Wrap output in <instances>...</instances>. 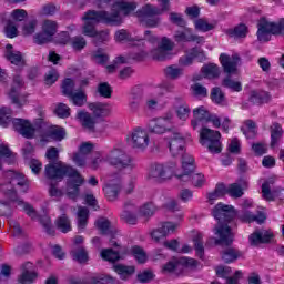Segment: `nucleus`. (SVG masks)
Here are the masks:
<instances>
[{
	"mask_svg": "<svg viewBox=\"0 0 284 284\" xmlns=\"http://www.w3.org/2000/svg\"><path fill=\"white\" fill-rule=\"evenodd\" d=\"M190 106L187 104H182L176 109V115L180 121H187L190 119Z\"/></svg>",
	"mask_w": 284,
	"mask_h": 284,
	"instance_id": "nucleus-60",
	"label": "nucleus"
},
{
	"mask_svg": "<svg viewBox=\"0 0 284 284\" xmlns=\"http://www.w3.org/2000/svg\"><path fill=\"white\" fill-rule=\"evenodd\" d=\"M12 204L18 207L17 203L10 201L9 199L0 200V216H12Z\"/></svg>",
	"mask_w": 284,
	"mask_h": 284,
	"instance_id": "nucleus-44",
	"label": "nucleus"
},
{
	"mask_svg": "<svg viewBox=\"0 0 284 284\" xmlns=\"http://www.w3.org/2000/svg\"><path fill=\"white\" fill-rule=\"evenodd\" d=\"M88 219H90V210L85 206H79L77 213L78 229L83 232L88 225Z\"/></svg>",
	"mask_w": 284,
	"mask_h": 284,
	"instance_id": "nucleus-31",
	"label": "nucleus"
},
{
	"mask_svg": "<svg viewBox=\"0 0 284 284\" xmlns=\"http://www.w3.org/2000/svg\"><path fill=\"white\" fill-rule=\"evenodd\" d=\"M97 92L102 99H112V87L108 82L99 83Z\"/></svg>",
	"mask_w": 284,
	"mask_h": 284,
	"instance_id": "nucleus-51",
	"label": "nucleus"
},
{
	"mask_svg": "<svg viewBox=\"0 0 284 284\" xmlns=\"http://www.w3.org/2000/svg\"><path fill=\"white\" fill-rule=\"evenodd\" d=\"M4 57L7 60L10 61V63H12V65H18V68H23V65H26V60L23 59V54L14 50L12 44L6 45Z\"/></svg>",
	"mask_w": 284,
	"mask_h": 284,
	"instance_id": "nucleus-21",
	"label": "nucleus"
},
{
	"mask_svg": "<svg viewBox=\"0 0 284 284\" xmlns=\"http://www.w3.org/2000/svg\"><path fill=\"white\" fill-rule=\"evenodd\" d=\"M23 85H26V82H23V78H21V75L19 74L13 75V80L11 83V88L8 92V97H14L16 92H21Z\"/></svg>",
	"mask_w": 284,
	"mask_h": 284,
	"instance_id": "nucleus-39",
	"label": "nucleus"
},
{
	"mask_svg": "<svg viewBox=\"0 0 284 284\" xmlns=\"http://www.w3.org/2000/svg\"><path fill=\"white\" fill-rule=\"evenodd\" d=\"M134 10V4L120 2L112 6V12L89 10L82 17V34L84 37H97V23H106V26H121L123 19Z\"/></svg>",
	"mask_w": 284,
	"mask_h": 284,
	"instance_id": "nucleus-2",
	"label": "nucleus"
},
{
	"mask_svg": "<svg viewBox=\"0 0 284 284\" xmlns=\"http://www.w3.org/2000/svg\"><path fill=\"white\" fill-rule=\"evenodd\" d=\"M12 123V126L16 132H19L24 139H32L37 128L30 123L28 120L23 119H12V109L8 106H2L0 109V125L2 128H8Z\"/></svg>",
	"mask_w": 284,
	"mask_h": 284,
	"instance_id": "nucleus-5",
	"label": "nucleus"
},
{
	"mask_svg": "<svg viewBox=\"0 0 284 284\" xmlns=\"http://www.w3.org/2000/svg\"><path fill=\"white\" fill-rule=\"evenodd\" d=\"M78 121H80L81 125L87 128V130H94V125H97L94 116L85 111H80L78 113Z\"/></svg>",
	"mask_w": 284,
	"mask_h": 284,
	"instance_id": "nucleus-30",
	"label": "nucleus"
},
{
	"mask_svg": "<svg viewBox=\"0 0 284 284\" xmlns=\"http://www.w3.org/2000/svg\"><path fill=\"white\" fill-rule=\"evenodd\" d=\"M63 139H65V130L61 126H54L42 135L41 141L48 143L50 141H63Z\"/></svg>",
	"mask_w": 284,
	"mask_h": 284,
	"instance_id": "nucleus-26",
	"label": "nucleus"
},
{
	"mask_svg": "<svg viewBox=\"0 0 284 284\" xmlns=\"http://www.w3.org/2000/svg\"><path fill=\"white\" fill-rule=\"evenodd\" d=\"M248 101L254 105H261V103H267L270 101V93L264 90H252L250 92Z\"/></svg>",
	"mask_w": 284,
	"mask_h": 284,
	"instance_id": "nucleus-28",
	"label": "nucleus"
},
{
	"mask_svg": "<svg viewBox=\"0 0 284 284\" xmlns=\"http://www.w3.org/2000/svg\"><path fill=\"white\" fill-rule=\"evenodd\" d=\"M161 8L145 4L143 7V23L146 28H156L161 21V14L164 12H170V0H158Z\"/></svg>",
	"mask_w": 284,
	"mask_h": 284,
	"instance_id": "nucleus-8",
	"label": "nucleus"
},
{
	"mask_svg": "<svg viewBox=\"0 0 284 284\" xmlns=\"http://www.w3.org/2000/svg\"><path fill=\"white\" fill-rule=\"evenodd\" d=\"M195 30H199L200 32H210V30H214V24H210L204 19H197L194 22Z\"/></svg>",
	"mask_w": 284,
	"mask_h": 284,
	"instance_id": "nucleus-58",
	"label": "nucleus"
},
{
	"mask_svg": "<svg viewBox=\"0 0 284 284\" xmlns=\"http://www.w3.org/2000/svg\"><path fill=\"white\" fill-rule=\"evenodd\" d=\"M193 242H194V247H195L196 256H199V258H203V254L205 252V247L203 246V234L197 233L193 237Z\"/></svg>",
	"mask_w": 284,
	"mask_h": 284,
	"instance_id": "nucleus-52",
	"label": "nucleus"
},
{
	"mask_svg": "<svg viewBox=\"0 0 284 284\" xmlns=\"http://www.w3.org/2000/svg\"><path fill=\"white\" fill-rule=\"evenodd\" d=\"M270 34H282L284 37V19L278 23L271 22L265 18L260 19L257 23V39L258 41H270Z\"/></svg>",
	"mask_w": 284,
	"mask_h": 284,
	"instance_id": "nucleus-10",
	"label": "nucleus"
},
{
	"mask_svg": "<svg viewBox=\"0 0 284 284\" xmlns=\"http://www.w3.org/2000/svg\"><path fill=\"white\" fill-rule=\"evenodd\" d=\"M210 114L207 108L203 105L195 108L193 110V120L191 121L193 130H196L202 123H206Z\"/></svg>",
	"mask_w": 284,
	"mask_h": 284,
	"instance_id": "nucleus-22",
	"label": "nucleus"
},
{
	"mask_svg": "<svg viewBox=\"0 0 284 284\" xmlns=\"http://www.w3.org/2000/svg\"><path fill=\"white\" fill-rule=\"evenodd\" d=\"M28 190H30V182H28L26 175L21 173L7 171L0 179V194L4 196V199L14 202L18 207L22 209L28 214V216H30V219L33 221H40L47 234H54V226H52L50 216H39L32 205L19 199V192L26 194Z\"/></svg>",
	"mask_w": 284,
	"mask_h": 284,
	"instance_id": "nucleus-1",
	"label": "nucleus"
},
{
	"mask_svg": "<svg viewBox=\"0 0 284 284\" xmlns=\"http://www.w3.org/2000/svg\"><path fill=\"white\" fill-rule=\"evenodd\" d=\"M155 213H156V206L152 202L144 204L143 206L144 221H150V219H152V215Z\"/></svg>",
	"mask_w": 284,
	"mask_h": 284,
	"instance_id": "nucleus-62",
	"label": "nucleus"
},
{
	"mask_svg": "<svg viewBox=\"0 0 284 284\" xmlns=\"http://www.w3.org/2000/svg\"><path fill=\"white\" fill-rule=\"evenodd\" d=\"M9 99H11L12 103L18 108H23V105L28 103V95L21 94V91L13 93V95H9Z\"/></svg>",
	"mask_w": 284,
	"mask_h": 284,
	"instance_id": "nucleus-54",
	"label": "nucleus"
},
{
	"mask_svg": "<svg viewBox=\"0 0 284 284\" xmlns=\"http://www.w3.org/2000/svg\"><path fill=\"white\" fill-rule=\"evenodd\" d=\"M283 136V128L278 123H273L271 126V148H276Z\"/></svg>",
	"mask_w": 284,
	"mask_h": 284,
	"instance_id": "nucleus-34",
	"label": "nucleus"
},
{
	"mask_svg": "<svg viewBox=\"0 0 284 284\" xmlns=\"http://www.w3.org/2000/svg\"><path fill=\"white\" fill-rule=\"evenodd\" d=\"M44 174L47 179H50L51 181H61L63 176H69V180L67 182V196L75 201V199H79V194L83 183H85V179H83V175L79 173V171L63 162H50L45 165Z\"/></svg>",
	"mask_w": 284,
	"mask_h": 284,
	"instance_id": "nucleus-3",
	"label": "nucleus"
},
{
	"mask_svg": "<svg viewBox=\"0 0 284 284\" xmlns=\"http://www.w3.org/2000/svg\"><path fill=\"white\" fill-rule=\"evenodd\" d=\"M33 41L37 45H45V43H50V41H52V37L42 31L33 37Z\"/></svg>",
	"mask_w": 284,
	"mask_h": 284,
	"instance_id": "nucleus-61",
	"label": "nucleus"
},
{
	"mask_svg": "<svg viewBox=\"0 0 284 284\" xmlns=\"http://www.w3.org/2000/svg\"><path fill=\"white\" fill-rule=\"evenodd\" d=\"M239 219L243 223H254L255 222V223H258V225H261V224L265 223V220L267 219V216L263 212H257V214H254L250 211H242L239 214Z\"/></svg>",
	"mask_w": 284,
	"mask_h": 284,
	"instance_id": "nucleus-24",
	"label": "nucleus"
},
{
	"mask_svg": "<svg viewBox=\"0 0 284 284\" xmlns=\"http://www.w3.org/2000/svg\"><path fill=\"white\" fill-rule=\"evenodd\" d=\"M173 48L174 44L172 41L168 38H163L159 47L154 49L151 54L156 61H168V59H172Z\"/></svg>",
	"mask_w": 284,
	"mask_h": 284,
	"instance_id": "nucleus-14",
	"label": "nucleus"
},
{
	"mask_svg": "<svg viewBox=\"0 0 284 284\" xmlns=\"http://www.w3.org/2000/svg\"><path fill=\"white\" fill-rule=\"evenodd\" d=\"M130 210H132V212H136V206L132 202H126L120 216L124 223H128L129 225H136V215L130 212Z\"/></svg>",
	"mask_w": 284,
	"mask_h": 284,
	"instance_id": "nucleus-27",
	"label": "nucleus"
},
{
	"mask_svg": "<svg viewBox=\"0 0 284 284\" xmlns=\"http://www.w3.org/2000/svg\"><path fill=\"white\" fill-rule=\"evenodd\" d=\"M190 133H180V132H175L171 135L170 140H169V150L172 154V156H185V142L190 141Z\"/></svg>",
	"mask_w": 284,
	"mask_h": 284,
	"instance_id": "nucleus-12",
	"label": "nucleus"
},
{
	"mask_svg": "<svg viewBox=\"0 0 284 284\" xmlns=\"http://www.w3.org/2000/svg\"><path fill=\"white\" fill-rule=\"evenodd\" d=\"M225 194H229L232 199H241L243 196V186L239 183H232L225 186Z\"/></svg>",
	"mask_w": 284,
	"mask_h": 284,
	"instance_id": "nucleus-42",
	"label": "nucleus"
},
{
	"mask_svg": "<svg viewBox=\"0 0 284 284\" xmlns=\"http://www.w3.org/2000/svg\"><path fill=\"white\" fill-rule=\"evenodd\" d=\"M101 257L104 261H109V263H114L121 258V255H119V252L113 251L112 248H104L101 252Z\"/></svg>",
	"mask_w": 284,
	"mask_h": 284,
	"instance_id": "nucleus-53",
	"label": "nucleus"
},
{
	"mask_svg": "<svg viewBox=\"0 0 284 284\" xmlns=\"http://www.w3.org/2000/svg\"><path fill=\"white\" fill-rule=\"evenodd\" d=\"M103 192L109 201H115L121 192V183H114L112 180L103 187Z\"/></svg>",
	"mask_w": 284,
	"mask_h": 284,
	"instance_id": "nucleus-29",
	"label": "nucleus"
},
{
	"mask_svg": "<svg viewBox=\"0 0 284 284\" xmlns=\"http://www.w3.org/2000/svg\"><path fill=\"white\" fill-rule=\"evenodd\" d=\"M92 284H119V282H116V280H114L113 277L106 275L94 278Z\"/></svg>",
	"mask_w": 284,
	"mask_h": 284,
	"instance_id": "nucleus-64",
	"label": "nucleus"
},
{
	"mask_svg": "<svg viewBox=\"0 0 284 284\" xmlns=\"http://www.w3.org/2000/svg\"><path fill=\"white\" fill-rule=\"evenodd\" d=\"M174 41L176 43H196L203 45L205 43V37L195 34L192 29L185 28L184 30L175 31Z\"/></svg>",
	"mask_w": 284,
	"mask_h": 284,
	"instance_id": "nucleus-13",
	"label": "nucleus"
},
{
	"mask_svg": "<svg viewBox=\"0 0 284 284\" xmlns=\"http://www.w3.org/2000/svg\"><path fill=\"white\" fill-rule=\"evenodd\" d=\"M114 272L119 274L120 278L122 281H125V278H130V276L134 273V266H125L123 264H116L113 266Z\"/></svg>",
	"mask_w": 284,
	"mask_h": 284,
	"instance_id": "nucleus-37",
	"label": "nucleus"
},
{
	"mask_svg": "<svg viewBox=\"0 0 284 284\" xmlns=\"http://www.w3.org/2000/svg\"><path fill=\"white\" fill-rule=\"evenodd\" d=\"M227 34L235 39H243L244 37H247V27L245 24H240L233 29H229Z\"/></svg>",
	"mask_w": 284,
	"mask_h": 284,
	"instance_id": "nucleus-48",
	"label": "nucleus"
},
{
	"mask_svg": "<svg viewBox=\"0 0 284 284\" xmlns=\"http://www.w3.org/2000/svg\"><path fill=\"white\" fill-rule=\"evenodd\" d=\"M176 227H179V224L173 222H164L161 224L160 227L155 229L151 236L155 243H161L166 236H170V234H174L176 232Z\"/></svg>",
	"mask_w": 284,
	"mask_h": 284,
	"instance_id": "nucleus-16",
	"label": "nucleus"
},
{
	"mask_svg": "<svg viewBox=\"0 0 284 284\" xmlns=\"http://www.w3.org/2000/svg\"><path fill=\"white\" fill-rule=\"evenodd\" d=\"M176 163L175 162H166L163 163H152L148 170V179H156L158 181L161 179H168V176H176Z\"/></svg>",
	"mask_w": 284,
	"mask_h": 284,
	"instance_id": "nucleus-11",
	"label": "nucleus"
},
{
	"mask_svg": "<svg viewBox=\"0 0 284 284\" xmlns=\"http://www.w3.org/2000/svg\"><path fill=\"white\" fill-rule=\"evenodd\" d=\"M274 239V233L267 230H257L248 236L251 245H261L263 243H270Z\"/></svg>",
	"mask_w": 284,
	"mask_h": 284,
	"instance_id": "nucleus-20",
	"label": "nucleus"
},
{
	"mask_svg": "<svg viewBox=\"0 0 284 284\" xmlns=\"http://www.w3.org/2000/svg\"><path fill=\"white\" fill-rule=\"evenodd\" d=\"M169 20L171 23H174L175 26H179V28H185L187 26V22H185V19H183V14L171 12L169 16Z\"/></svg>",
	"mask_w": 284,
	"mask_h": 284,
	"instance_id": "nucleus-59",
	"label": "nucleus"
},
{
	"mask_svg": "<svg viewBox=\"0 0 284 284\" xmlns=\"http://www.w3.org/2000/svg\"><path fill=\"white\" fill-rule=\"evenodd\" d=\"M241 252L236 248H226L222 252V260L224 263H234L237 258H240Z\"/></svg>",
	"mask_w": 284,
	"mask_h": 284,
	"instance_id": "nucleus-45",
	"label": "nucleus"
},
{
	"mask_svg": "<svg viewBox=\"0 0 284 284\" xmlns=\"http://www.w3.org/2000/svg\"><path fill=\"white\" fill-rule=\"evenodd\" d=\"M223 85L224 88H229L230 90H233V92H241V90H243L241 82H236L234 80H231L230 78H226L223 80Z\"/></svg>",
	"mask_w": 284,
	"mask_h": 284,
	"instance_id": "nucleus-63",
	"label": "nucleus"
},
{
	"mask_svg": "<svg viewBox=\"0 0 284 284\" xmlns=\"http://www.w3.org/2000/svg\"><path fill=\"white\" fill-rule=\"evenodd\" d=\"M57 227L60 230V232H63V234H68V232L72 231V223L70 222V219L63 214L58 217Z\"/></svg>",
	"mask_w": 284,
	"mask_h": 284,
	"instance_id": "nucleus-40",
	"label": "nucleus"
},
{
	"mask_svg": "<svg viewBox=\"0 0 284 284\" xmlns=\"http://www.w3.org/2000/svg\"><path fill=\"white\" fill-rule=\"evenodd\" d=\"M175 176L184 183L191 182L194 187H203L205 185V175L196 173L194 158L191 154L183 155L182 172L176 171Z\"/></svg>",
	"mask_w": 284,
	"mask_h": 284,
	"instance_id": "nucleus-6",
	"label": "nucleus"
},
{
	"mask_svg": "<svg viewBox=\"0 0 284 284\" xmlns=\"http://www.w3.org/2000/svg\"><path fill=\"white\" fill-rule=\"evenodd\" d=\"M62 94L64 97H70L74 93V80L67 78L63 80L61 85Z\"/></svg>",
	"mask_w": 284,
	"mask_h": 284,
	"instance_id": "nucleus-55",
	"label": "nucleus"
},
{
	"mask_svg": "<svg viewBox=\"0 0 284 284\" xmlns=\"http://www.w3.org/2000/svg\"><path fill=\"white\" fill-rule=\"evenodd\" d=\"M37 280V272H34V264L26 262L21 265V274L18 278L21 284H32Z\"/></svg>",
	"mask_w": 284,
	"mask_h": 284,
	"instance_id": "nucleus-17",
	"label": "nucleus"
},
{
	"mask_svg": "<svg viewBox=\"0 0 284 284\" xmlns=\"http://www.w3.org/2000/svg\"><path fill=\"white\" fill-rule=\"evenodd\" d=\"M274 183H276V178H270L262 184V196L265 201H274V192H272Z\"/></svg>",
	"mask_w": 284,
	"mask_h": 284,
	"instance_id": "nucleus-33",
	"label": "nucleus"
},
{
	"mask_svg": "<svg viewBox=\"0 0 284 284\" xmlns=\"http://www.w3.org/2000/svg\"><path fill=\"white\" fill-rule=\"evenodd\" d=\"M11 21H13L14 23H18L20 21H26V19H28V11L23 10V9H14L11 14Z\"/></svg>",
	"mask_w": 284,
	"mask_h": 284,
	"instance_id": "nucleus-57",
	"label": "nucleus"
},
{
	"mask_svg": "<svg viewBox=\"0 0 284 284\" xmlns=\"http://www.w3.org/2000/svg\"><path fill=\"white\" fill-rule=\"evenodd\" d=\"M211 100L213 101V103H216L217 105H221V103H223V101H225V94L223 93L221 88L215 87L212 89Z\"/></svg>",
	"mask_w": 284,
	"mask_h": 284,
	"instance_id": "nucleus-56",
	"label": "nucleus"
},
{
	"mask_svg": "<svg viewBox=\"0 0 284 284\" xmlns=\"http://www.w3.org/2000/svg\"><path fill=\"white\" fill-rule=\"evenodd\" d=\"M241 130L246 139H254L256 136V123L252 120L245 121Z\"/></svg>",
	"mask_w": 284,
	"mask_h": 284,
	"instance_id": "nucleus-46",
	"label": "nucleus"
},
{
	"mask_svg": "<svg viewBox=\"0 0 284 284\" xmlns=\"http://www.w3.org/2000/svg\"><path fill=\"white\" fill-rule=\"evenodd\" d=\"M88 108L93 112L94 116H108L112 112V104L110 103L93 102Z\"/></svg>",
	"mask_w": 284,
	"mask_h": 284,
	"instance_id": "nucleus-25",
	"label": "nucleus"
},
{
	"mask_svg": "<svg viewBox=\"0 0 284 284\" xmlns=\"http://www.w3.org/2000/svg\"><path fill=\"white\" fill-rule=\"evenodd\" d=\"M69 45H71L73 52H81L88 45V41L81 36H75L71 38Z\"/></svg>",
	"mask_w": 284,
	"mask_h": 284,
	"instance_id": "nucleus-43",
	"label": "nucleus"
},
{
	"mask_svg": "<svg viewBox=\"0 0 284 284\" xmlns=\"http://www.w3.org/2000/svg\"><path fill=\"white\" fill-rule=\"evenodd\" d=\"M196 57H199V49L193 48V49H191V51L187 54L182 55L179 59V64L182 68H187L189 65H192V63H194V59H196Z\"/></svg>",
	"mask_w": 284,
	"mask_h": 284,
	"instance_id": "nucleus-35",
	"label": "nucleus"
},
{
	"mask_svg": "<svg viewBox=\"0 0 284 284\" xmlns=\"http://www.w3.org/2000/svg\"><path fill=\"white\" fill-rule=\"evenodd\" d=\"M164 74L166 79H172L173 81H176L178 79H181L183 74H185V71L183 70V68H180L176 64H172L164 69Z\"/></svg>",
	"mask_w": 284,
	"mask_h": 284,
	"instance_id": "nucleus-32",
	"label": "nucleus"
},
{
	"mask_svg": "<svg viewBox=\"0 0 284 284\" xmlns=\"http://www.w3.org/2000/svg\"><path fill=\"white\" fill-rule=\"evenodd\" d=\"M59 29V23L54 20H44L42 22L41 30L44 32V34H48L49 37H54L57 34V30Z\"/></svg>",
	"mask_w": 284,
	"mask_h": 284,
	"instance_id": "nucleus-38",
	"label": "nucleus"
},
{
	"mask_svg": "<svg viewBox=\"0 0 284 284\" xmlns=\"http://www.w3.org/2000/svg\"><path fill=\"white\" fill-rule=\"evenodd\" d=\"M14 159V154L8 146H0V170L3 168V163H11Z\"/></svg>",
	"mask_w": 284,
	"mask_h": 284,
	"instance_id": "nucleus-49",
	"label": "nucleus"
},
{
	"mask_svg": "<svg viewBox=\"0 0 284 284\" xmlns=\"http://www.w3.org/2000/svg\"><path fill=\"white\" fill-rule=\"evenodd\" d=\"M221 196H225V184H217L215 190L209 193V203L214 205L216 199H221Z\"/></svg>",
	"mask_w": 284,
	"mask_h": 284,
	"instance_id": "nucleus-50",
	"label": "nucleus"
},
{
	"mask_svg": "<svg viewBox=\"0 0 284 284\" xmlns=\"http://www.w3.org/2000/svg\"><path fill=\"white\" fill-rule=\"evenodd\" d=\"M213 216L217 221L214 229V234L217 236L215 240L216 245H232L234 243V233H232V229L227 224L236 216L234 206L219 203L213 210Z\"/></svg>",
	"mask_w": 284,
	"mask_h": 284,
	"instance_id": "nucleus-4",
	"label": "nucleus"
},
{
	"mask_svg": "<svg viewBox=\"0 0 284 284\" xmlns=\"http://www.w3.org/2000/svg\"><path fill=\"white\" fill-rule=\"evenodd\" d=\"M172 121V113H166L165 116L158 118L156 120L149 123V130L155 134H163L170 126Z\"/></svg>",
	"mask_w": 284,
	"mask_h": 284,
	"instance_id": "nucleus-18",
	"label": "nucleus"
},
{
	"mask_svg": "<svg viewBox=\"0 0 284 284\" xmlns=\"http://www.w3.org/2000/svg\"><path fill=\"white\" fill-rule=\"evenodd\" d=\"M71 254L73 261H77L78 263H87L88 261V251H85L83 246L73 248Z\"/></svg>",
	"mask_w": 284,
	"mask_h": 284,
	"instance_id": "nucleus-47",
	"label": "nucleus"
},
{
	"mask_svg": "<svg viewBox=\"0 0 284 284\" xmlns=\"http://www.w3.org/2000/svg\"><path fill=\"white\" fill-rule=\"evenodd\" d=\"M114 39L120 43L125 41L129 43V45H133L135 48L143 45V39H141V37L132 36L125 29L118 30L115 32Z\"/></svg>",
	"mask_w": 284,
	"mask_h": 284,
	"instance_id": "nucleus-19",
	"label": "nucleus"
},
{
	"mask_svg": "<svg viewBox=\"0 0 284 284\" xmlns=\"http://www.w3.org/2000/svg\"><path fill=\"white\" fill-rule=\"evenodd\" d=\"M126 143L133 150H141L143 148V129L136 128L134 129L131 134L126 136Z\"/></svg>",
	"mask_w": 284,
	"mask_h": 284,
	"instance_id": "nucleus-23",
	"label": "nucleus"
},
{
	"mask_svg": "<svg viewBox=\"0 0 284 284\" xmlns=\"http://www.w3.org/2000/svg\"><path fill=\"white\" fill-rule=\"evenodd\" d=\"M69 98L73 105H77L78 108H81L88 103V94H85V91L83 90L73 92L72 95H69Z\"/></svg>",
	"mask_w": 284,
	"mask_h": 284,
	"instance_id": "nucleus-36",
	"label": "nucleus"
},
{
	"mask_svg": "<svg viewBox=\"0 0 284 284\" xmlns=\"http://www.w3.org/2000/svg\"><path fill=\"white\" fill-rule=\"evenodd\" d=\"M200 143L205 145L211 154H221L223 152V144L221 143V132L202 128L200 132Z\"/></svg>",
	"mask_w": 284,
	"mask_h": 284,
	"instance_id": "nucleus-9",
	"label": "nucleus"
},
{
	"mask_svg": "<svg viewBox=\"0 0 284 284\" xmlns=\"http://www.w3.org/2000/svg\"><path fill=\"white\" fill-rule=\"evenodd\" d=\"M202 74H204L206 79H216V77H220L221 70L216 64H206L202 67Z\"/></svg>",
	"mask_w": 284,
	"mask_h": 284,
	"instance_id": "nucleus-41",
	"label": "nucleus"
},
{
	"mask_svg": "<svg viewBox=\"0 0 284 284\" xmlns=\"http://www.w3.org/2000/svg\"><path fill=\"white\" fill-rule=\"evenodd\" d=\"M101 163H109V165H113L120 170H125V168H130V165H132V158H130L125 151L114 148L105 158H95L91 164L92 170H97Z\"/></svg>",
	"mask_w": 284,
	"mask_h": 284,
	"instance_id": "nucleus-7",
	"label": "nucleus"
},
{
	"mask_svg": "<svg viewBox=\"0 0 284 284\" xmlns=\"http://www.w3.org/2000/svg\"><path fill=\"white\" fill-rule=\"evenodd\" d=\"M220 63L226 74H236L241 58L236 54L229 55L226 53L220 54Z\"/></svg>",
	"mask_w": 284,
	"mask_h": 284,
	"instance_id": "nucleus-15",
	"label": "nucleus"
}]
</instances>
